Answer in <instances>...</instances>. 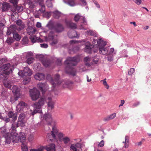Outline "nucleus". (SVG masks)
I'll return each instance as SVG.
<instances>
[{"label":"nucleus","mask_w":151,"mask_h":151,"mask_svg":"<svg viewBox=\"0 0 151 151\" xmlns=\"http://www.w3.org/2000/svg\"><path fill=\"white\" fill-rule=\"evenodd\" d=\"M80 60V57L78 56L68 57L64 63V64L66 65V72L73 76L76 75V71L73 66H75Z\"/></svg>","instance_id":"1"},{"label":"nucleus","mask_w":151,"mask_h":151,"mask_svg":"<svg viewBox=\"0 0 151 151\" xmlns=\"http://www.w3.org/2000/svg\"><path fill=\"white\" fill-rule=\"evenodd\" d=\"M56 135H57L59 141H62V139L64 137L65 134L62 132L59 133L58 129L54 126L52 127L51 133H48L47 135V137L49 138V139L52 141L53 139L57 140Z\"/></svg>","instance_id":"2"},{"label":"nucleus","mask_w":151,"mask_h":151,"mask_svg":"<svg viewBox=\"0 0 151 151\" xmlns=\"http://www.w3.org/2000/svg\"><path fill=\"white\" fill-rule=\"evenodd\" d=\"M6 143L7 144H10L11 142L16 143L19 141L18 134L16 132H12L8 133L5 137Z\"/></svg>","instance_id":"3"},{"label":"nucleus","mask_w":151,"mask_h":151,"mask_svg":"<svg viewBox=\"0 0 151 151\" xmlns=\"http://www.w3.org/2000/svg\"><path fill=\"white\" fill-rule=\"evenodd\" d=\"M97 44L98 45L99 52L102 55L106 54L109 49V47H105L106 43V42L101 39H100L97 41Z\"/></svg>","instance_id":"4"},{"label":"nucleus","mask_w":151,"mask_h":151,"mask_svg":"<svg viewBox=\"0 0 151 151\" xmlns=\"http://www.w3.org/2000/svg\"><path fill=\"white\" fill-rule=\"evenodd\" d=\"M0 69L2 70V74L1 75V77L2 76L4 75L8 76L11 73L13 70V68L11 66V64L9 63L3 64Z\"/></svg>","instance_id":"5"},{"label":"nucleus","mask_w":151,"mask_h":151,"mask_svg":"<svg viewBox=\"0 0 151 151\" xmlns=\"http://www.w3.org/2000/svg\"><path fill=\"white\" fill-rule=\"evenodd\" d=\"M18 74L19 76L24 77L25 76L30 77L32 75V73L31 70L29 68L25 67L24 68L23 71L19 72L18 73Z\"/></svg>","instance_id":"6"},{"label":"nucleus","mask_w":151,"mask_h":151,"mask_svg":"<svg viewBox=\"0 0 151 151\" xmlns=\"http://www.w3.org/2000/svg\"><path fill=\"white\" fill-rule=\"evenodd\" d=\"M30 93V97L32 100H36L39 98L40 92L36 88H34L31 89Z\"/></svg>","instance_id":"7"},{"label":"nucleus","mask_w":151,"mask_h":151,"mask_svg":"<svg viewBox=\"0 0 151 151\" xmlns=\"http://www.w3.org/2000/svg\"><path fill=\"white\" fill-rule=\"evenodd\" d=\"M53 80L52 79L51 82V83L52 84V86L54 88L52 90L55 91V88L56 87H58L59 85L61 84V83H60L59 82H58V80L60 79V76L58 74H56L53 77Z\"/></svg>","instance_id":"8"},{"label":"nucleus","mask_w":151,"mask_h":151,"mask_svg":"<svg viewBox=\"0 0 151 151\" xmlns=\"http://www.w3.org/2000/svg\"><path fill=\"white\" fill-rule=\"evenodd\" d=\"M55 145L54 144H52L47 146L45 148V149L47 151H55ZM43 148V147H40L37 149H32L30 150V151H42Z\"/></svg>","instance_id":"9"},{"label":"nucleus","mask_w":151,"mask_h":151,"mask_svg":"<svg viewBox=\"0 0 151 151\" xmlns=\"http://www.w3.org/2000/svg\"><path fill=\"white\" fill-rule=\"evenodd\" d=\"M27 107V104L26 103L21 101L16 106V110L18 112H24V110H26Z\"/></svg>","instance_id":"10"},{"label":"nucleus","mask_w":151,"mask_h":151,"mask_svg":"<svg viewBox=\"0 0 151 151\" xmlns=\"http://www.w3.org/2000/svg\"><path fill=\"white\" fill-rule=\"evenodd\" d=\"M45 100L44 98H40L37 102H35L33 105L35 109H40L45 104Z\"/></svg>","instance_id":"11"},{"label":"nucleus","mask_w":151,"mask_h":151,"mask_svg":"<svg viewBox=\"0 0 151 151\" xmlns=\"http://www.w3.org/2000/svg\"><path fill=\"white\" fill-rule=\"evenodd\" d=\"M43 119L48 123L49 125H51L52 123H56L55 121L53 120L51 114L49 113H45L44 115Z\"/></svg>","instance_id":"12"},{"label":"nucleus","mask_w":151,"mask_h":151,"mask_svg":"<svg viewBox=\"0 0 151 151\" xmlns=\"http://www.w3.org/2000/svg\"><path fill=\"white\" fill-rule=\"evenodd\" d=\"M39 59L41 60L43 65L46 67H48L50 65L51 61L49 59L44 58L42 55H39Z\"/></svg>","instance_id":"13"},{"label":"nucleus","mask_w":151,"mask_h":151,"mask_svg":"<svg viewBox=\"0 0 151 151\" xmlns=\"http://www.w3.org/2000/svg\"><path fill=\"white\" fill-rule=\"evenodd\" d=\"M52 29L57 33H60L64 30V28L62 24L58 23L52 27Z\"/></svg>","instance_id":"14"},{"label":"nucleus","mask_w":151,"mask_h":151,"mask_svg":"<svg viewBox=\"0 0 151 151\" xmlns=\"http://www.w3.org/2000/svg\"><path fill=\"white\" fill-rule=\"evenodd\" d=\"M21 113L19 116L18 119L26 121L29 118L30 116V114H27V113L24 112H21Z\"/></svg>","instance_id":"15"},{"label":"nucleus","mask_w":151,"mask_h":151,"mask_svg":"<svg viewBox=\"0 0 151 151\" xmlns=\"http://www.w3.org/2000/svg\"><path fill=\"white\" fill-rule=\"evenodd\" d=\"M66 25L68 28L72 29H75L77 28L76 24L72 22L71 21H65Z\"/></svg>","instance_id":"16"},{"label":"nucleus","mask_w":151,"mask_h":151,"mask_svg":"<svg viewBox=\"0 0 151 151\" xmlns=\"http://www.w3.org/2000/svg\"><path fill=\"white\" fill-rule=\"evenodd\" d=\"M81 17H82V19L83 23L84 24V25H87V22L86 20V19L85 17H82V16L80 15L79 14H76L74 18V20L76 22H78L79 20L81 19Z\"/></svg>","instance_id":"17"},{"label":"nucleus","mask_w":151,"mask_h":151,"mask_svg":"<svg viewBox=\"0 0 151 151\" xmlns=\"http://www.w3.org/2000/svg\"><path fill=\"white\" fill-rule=\"evenodd\" d=\"M46 84L45 83H40L37 85V87L42 92V93H44L46 91Z\"/></svg>","instance_id":"18"},{"label":"nucleus","mask_w":151,"mask_h":151,"mask_svg":"<svg viewBox=\"0 0 151 151\" xmlns=\"http://www.w3.org/2000/svg\"><path fill=\"white\" fill-rule=\"evenodd\" d=\"M7 115L9 118H12V121L13 122L16 120L17 119V113L16 112L14 113L10 111L8 112Z\"/></svg>","instance_id":"19"},{"label":"nucleus","mask_w":151,"mask_h":151,"mask_svg":"<svg viewBox=\"0 0 151 151\" xmlns=\"http://www.w3.org/2000/svg\"><path fill=\"white\" fill-rule=\"evenodd\" d=\"M9 7L10 5L8 3L4 2L2 4L1 3H0V9L2 8L3 11L8 10Z\"/></svg>","instance_id":"20"},{"label":"nucleus","mask_w":151,"mask_h":151,"mask_svg":"<svg viewBox=\"0 0 151 151\" xmlns=\"http://www.w3.org/2000/svg\"><path fill=\"white\" fill-rule=\"evenodd\" d=\"M35 78L37 80L42 81L44 80L45 75L43 73H37L34 76Z\"/></svg>","instance_id":"21"},{"label":"nucleus","mask_w":151,"mask_h":151,"mask_svg":"<svg viewBox=\"0 0 151 151\" xmlns=\"http://www.w3.org/2000/svg\"><path fill=\"white\" fill-rule=\"evenodd\" d=\"M46 101L47 102L48 106L49 108L52 109L54 108V102L52 101L51 98L48 97L46 99Z\"/></svg>","instance_id":"22"},{"label":"nucleus","mask_w":151,"mask_h":151,"mask_svg":"<svg viewBox=\"0 0 151 151\" xmlns=\"http://www.w3.org/2000/svg\"><path fill=\"white\" fill-rule=\"evenodd\" d=\"M85 47L84 50L85 52L89 54L91 53V43L89 42H87L85 44Z\"/></svg>","instance_id":"23"},{"label":"nucleus","mask_w":151,"mask_h":151,"mask_svg":"<svg viewBox=\"0 0 151 151\" xmlns=\"http://www.w3.org/2000/svg\"><path fill=\"white\" fill-rule=\"evenodd\" d=\"M51 38L52 39V42H50V44L51 45H55L58 43V38L57 35L51 36Z\"/></svg>","instance_id":"24"},{"label":"nucleus","mask_w":151,"mask_h":151,"mask_svg":"<svg viewBox=\"0 0 151 151\" xmlns=\"http://www.w3.org/2000/svg\"><path fill=\"white\" fill-rule=\"evenodd\" d=\"M19 141L22 143H24L25 141L26 137L25 134L24 133L21 132L19 133Z\"/></svg>","instance_id":"25"},{"label":"nucleus","mask_w":151,"mask_h":151,"mask_svg":"<svg viewBox=\"0 0 151 151\" xmlns=\"http://www.w3.org/2000/svg\"><path fill=\"white\" fill-rule=\"evenodd\" d=\"M17 24L19 27L20 30L23 29L24 27V24L23 23L22 20L20 19H18L16 21Z\"/></svg>","instance_id":"26"},{"label":"nucleus","mask_w":151,"mask_h":151,"mask_svg":"<svg viewBox=\"0 0 151 151\" xmlns=\"http://www.w3.org/2000/svg\"><path fill=\"white\" fill-rule=\"evenodd\" d=\"M15 26L12 25L8 28V31L6 33L7 35H10L11 33L13 34V32H14L15 31Z\"/></svg>","instance_id":"27"},{"label":"nucleus","mask_w":151,"mask_h":151,"mask_svg":"<svg viewBox=\"0 0 151 151\" xmlns=\"http://www.w3.org/2000/svg\"><path fill=\"white\" fill-rule=\"evenodd\" d=\"M70 138L67 136L64 137L62 139V141H63V143L65 145H67L69 144L70 142Z\"/></svg>","instance_id":"28"},{"label":"nucleus","mask_w":151,"mask_h":151,"mask_svg":"<svg viewBox=\"0 0 151 151\" xmlns=\"http://www.w3.org/2000/svg\"><path fill=\"white\" fill-rule=\"evenodd\" d=\"M53 16L56 19H58L62 15L61 12H59L58 11H56L53 12Z\"/></svg>","instance_id":"29"},{"label":"nucleus","mask_w":151,"mask_h":151,"mask_svg":"<svg viewBox=\"0 0 151 151\" xmlns=\"http://www.w3.org/2000/svg\"><path fill=\"white\" fill-rule=\"evenodd\" d=\"M13 38L14 40L17 41H19L20 40L21 37L17 32H16L15 31L13 32Z\"/></svg>","instance_id":"30"},{"label":"nucleus","mask_w":151,"mask_h":151,"mask_svg":"<svg viewBox=\"0 0 151 151\" xmlns=\"http://www.w3.org/2000/svg\"><path fill=\"white\" fill-rule=\"evenodd\" d=\"M24 79L23 81V83L24 85L27 84L30 81V78L29 76H25L22 77Z\"/></svg>","instance_id":"31"},{"label":"nucleus","mask_w":151,"mask_h":151,"mask_svg":"<svg viewBox=\"0 0 151 151\" xmlns=\"http://www.w3.org/2000/svg\"><path fill=\"white\" fill-rule=\"evenodd\" d=\"M26 122V121L18 119L17 122V124L18 126H20L21 127H23L25 126V124Z\"/></svg>","instance_id":"32"},{"label":"nucleus","mask_w":151,"mask_h":151,"mask_svg":"<svg viewBox=\"0 0 151 151\" xmlns=\"http://www.w3.org/2000/svg\"><path fill=\"white\" fill-rule=\"evenodd\" d=\"M12 90L14 93H15L16 94H18L20 91L19 89L18 88L17 86H13L12 88Z\"/></svg>","instance_id":"33"},{"label":"nucleus","mask_w":151,"mask_h":151,"mask_svg":"<svg viewBox=\"0 0 151 151\" xmlns=\"http://www.w3.org/2000/svg\"><path fill=\"white\" fill-rule=\"evenodd\" d=\"M4 85L5 87L10 89L11 88L12 86L11 83L7 81H5L4 82Z\"/></svg>","instance_id":"34"},{"label":"nucleus","mask_w":151,"mask_h":151,"mask_svg":"<svg viewBox=\"0 0 151 151\" xmlns=\"http://www.w3.org/2000/svg\"><path fill=\"white\" fill-rule=\"evenodd\" d=\"M41 7V8L39 10V11H40L42 13L44 12L45 10V5L43 4V3L41 1V2L39 3Z\"/></svg>","instance_id":"35"},{"label":"nucleus","mask_w":151,"mask_h":151,"mask_svg":"<svg viewBox=\"0 0 151 151\" xmlns=\"http://www.w3.org/2000/svg\"><path fill=\"white\" fill-rule=\"evenodd\" d=\"M104 144V141L102 140L99 143V142H96L94 144V146L95 147L96 145H97L98 147H103Z\"/></svg>","instance_id":"36"},{"label":"nucleus","mask_w":151,"mask_h":151,"mask_svg":"<svg viewBox=\"0 0 151 151\" xmlns=\"http://www.w3.org/2000/svg\"><path fill=\"white\" fill-rule=\"evenodd\" d=\"M86 32L88 35L96 37L97 36V34L95 32L91 30H89L87 31Z\"/></svg>","instance_id":"37"},{"label":"nucleus","mask_w":151,"mask_h":151,"mask_svg":"<svg viewBox=\"0 0 151 151\" xmlns=\"http://www.w3.org/2000/svg\"><path fill=\"white\" fill-rule=\"evenodd\" d=\"M19 127L17 123H14L12 125V132H16V128Z\"/></svg>","instance_id":"38"},{"label":"nucleus","mask_w":151,"mask_h":151,"mask_svg":"<svg viewBox=\"0 0 151 151\" xmlns=\"http://www.w3.org/2000/svg\"><path fill=\"white\" fill-rule=\"evenodd\" d=\"M75 144L77 149H78L79 148L81 149V151H82V149L83 146V144L79 143H77Z\"/></svg>","instance_id":"39"},{"label":"nucleus","mask_w":151,"mask_h":151,"mask_svg":"<svg viewBox=\"0 0 151 151\" xmlns=\"http://www.w3.org/2000/svg\"><path fill=\"white\" fill-rule=\"evenodd\" d=\"M34 60V58L32 57H29L27 59V62L28 64H30L32 63Z\"/></svg>","instance_id":"40"},{"label":"nucleus","mask_w":151,"mask_h":151,"mask_svg":"<svg viewBox=\"0 0 151 151\" xmlns=\"http://www.w3.org/2000/svg\"><path fill=\"white\" fill-rule=\"evenodd\" d=\"M70 150L73 151H77L78 149L76 148L75 144H71L70 147Z\"/></svg>","instance_id":"41"},{"label":"nucleus","mask_w":151,"mask_h":151,"mask_svg":"<svg viewBox=\"0 0 151 151\" xmlns=\"http://www.w3.org/2000/svg\"><path fill=\"white\" fill-rule=\"evenodd\" d=\"M22 143V145L21 146L22 150L23 151H27L28 150L27 147L24 143Z\"/></svg>","instance_id":"42"},{"label":"nucleus","mask_w":151,"mask_h":151,"mask_svg":"<svg viewBox=\"0 0 151 151\" xmlns=\"http://www.w3.org/2000/svg\"><path fill=\"white\" fill-rule=\"evenodd\" d=\"M28 38L25 37H24L22 40V43L23 44H27L28 42Z\"/></svg>","instance_id":"43"},{"label":"nucleus","mask_w":151,"mask_h":151,"mask_svg":"<svg viewBox=\"0 0 151 151\" xmlns=\"http://www.w3.org/2000/svg\"><path fill=\"white\" fill-rule=\"evenodd\" d=\"M6 41L8 44L10 45L14 42V40L12 37H9L7 38Z\"/></svg>","instance_id":"44"},{"label":"nucleus","mask_w":151,"mask_h":151,"mask_svg":"<svg viewBox=\"0 0 151 151\" xmlns=\"http://www.w3.org/2000/svg\"><path fill=\"white\" fill-rule=\"evenodd\" d=\"M128 137L127 136H126L125 137V141L124 142H123V143H125L124 145V147L125 148H127L128 147V140L127 139V138Z\"/></svg>","instance_id":"45"},{"label":"nucleus","mask_w":151,"mask_h":151,"mask_svg":"<svg viewBox=\"0 0 151 151\" xmlns=\"http://www.w3.org/2000/svg\"><path fill=\"white\" fill-rule=\"evenodd\" d=\"M10 3L13 4L15 7V8H16V6H17V4L18 2V0H9Z\"/></svg>","instance_id":"46"},{"label":"nucleus","mask_w":151,"mask_h":151,"mask_svg":"<svg viewBox=\"0 0 151 151\" xmlns=\"http://www.w3.org/2000/svg\"><path fill=\"white\" fill-rule=\"evenodd\" d=\"M29 39H30L31 41L33 43L36 42L37 41V37L35 36H30Z\"/></svg>","instance_id":"47"},{"label":"nucleus","mask_w":151,"mask_h":151,"mask_svg":"<svg viewBox=\"0 0 151 151\" xmlns=\"http://www.w3.org/2000/svg\"><path fill=\"white\" fill-rule=\"evenodd\" d=\"M16 8H15V9H14V11H15L17 9V12H21L22 10H23V7L22 6H18L17 5L16 6Z\"/></svg>","instance_id":"48"},{"label":"nucleus","mask_w":151,"mask_h":151,"mask_svg":"<svg viewBox=\"0 0 151 151\" xmlns=\"http://www.w3.org/2000/svg\"><path fill=\"white\" fill-rule=\"evenodd\" d=\"M39 110H37L36 109H35L31 114H30L31 115L34 116L36 114L39 113H40L41 111L40 109H38Z\"/></svg>","instance_id":"49"},{"label":"nucleus","mask_w":151,"mask_h":151,"mask_svg":"<svg viewBox=\"0 0 151 151\" xmlns=\"http://www.w3.org/2000/svg\"><path fill=\"white\" fill-rule=\"evenodd\" d=\"M68 4L71 6H74L76 4L73 0H70L68 1Z\"/></svg>","instance_id":"50"},{"label":"nucleus","mask_w":151,"mask_h":151,"mask_svg":"<svg viewBox=\"0 0 151 151\" xmlns=\"http://www.w3.org/2000/svg\"><path fill=\"white\" fill-rule=\"evenodd\" d=\"M107 58L109 62L113 61V56L111 55H108L107 57Z\"/></svg>","instance_id":"51"},{"label":"nucleus","mask_w":151,"mask_h":151,"mask_svg":"<svg viewBox=\"0 0 151 151\" xmlns=\"http://www.w3.org/2000/svg\"><path fill=\"white\" fill-rule=\"evenodd\" d=\"M0 119H2L6 123L9 122L10 121V119L9 118V117H7V116L3 117L2 116V118H0Z\"/></svg>","instance_id":"52"},{"label":"nucleus","mask_w":151,"mask_h":151,"mask_svg":"<svg viewBox=\"0 0 151 151\" xmlns=\"http://www.w3.org/2000/svg\"><path fill=\"white\" fill-rule=\"evenodd\" d=\"M40 47L43 48H46L48 47L47 44L45 43H43L40 44Z\"/></svg>","instance_id":"53"},{"label":"nucleus","mask_w":151,"mask_h":151,"mask_svg":"<svg viewBox=\"0 0 151 151\" xmlns=\"http://www.w3.org/2000/svg\"><path fill=\"white\" fill-rule=\"evenodd\" d=\"M116 114L115 113H114L110 115L109 116V118L110 119H113L114 117H115L116 116Z\"/></svg>","instance_id":"54"},{"label":"nucleus","mask_w":151,"mask_h":151,"mask_svg":"<svg viewBox=\"0 0 151 151\" xmlns=\"http://www.w3.org/2000/svg\"><path fill=\"white\" fill-rule=\"evenodd\" d=\"M106 80V79H104V80H102V81H103V84H104V85L105 86H107V88L108 89L109 88V86L108 85Z\"/></svg>","instance_id":"55"},{"label":"nucleus","mask_w":151,"mask_h":151,"mask_svg":"<svg viewBox=\"0 0 151 151\" xmlns=\"http://www.w3.org/2000/svg\"><path fill=\"white\" fill-rule=\"evenodd\" d=\"M1 132L3 134V135L5 137L6 136V134L8 133H6V130L5 129H4L1 130Z\"/></svg>","instance_id":"56"},{"label":"nucleus","mask_w":151,"mask_h":151,"mask_svg":"<svg viewBox=\"0 0 151 151\" xmlns=\"http://www.w3.org/2000/svg\"><path fill=\"white\" fill-rule=\"evenodd\" d=\"M112 53H113L114 54H115L116 53V52H114V49L113 48H111L110 50L109 54H111Z\"/></svg>","instance_id":"57"},{"label":"nucleus","mask_w":151,"mask_h":151,"mask_svg":"<svg viewBox=\"0 0 151 151\" xmlns=\"http://www.w3.org/2000/svg\"><path fill=\"white\" fill-rule=\"evenodd\" d=\"M57 63L58 65H62L61 60L60 59H58L57 60Z\"/></svg>","instance_id":"58"},{"label":"nucleus","mask_w":151,"mask_h":151,"mask_svg":"<svg viewBox=\"0 0 151 151\" xmlns=\"http://www.w3.org/2000/svg\"><path fill=\"white\" fill-rule=\"evenodd\" d=\"M125 103V101L124 100H122L121 101L120 104L119 105V107L122 106Z\"/></svg>","instance_id":"59"},{"label":"nucleus","mask_w":151,"mask_h":151,"mask_svg":"<svg viewBox=\"0 0 151 151\" xmlns=\"http://www.w3.org/2000/svg\"><path fill=\"white\" fill-rule=\"evenodd\" d=\"M135 3L138 5H139L141 4L142 2L141 0H135Z\"/></svg>","instance_id":"60"},{"label":"nucleus","mask_w":151,"mask_h":151,"mask_svg":"<svg viewBox=\"0 0 151 151\" xmlns=\"http://www.w3.org/2000/svg\"><path fill=\"white\" fill-rule=\"evenodd\" d=\"M93 2L94 4H95L96 5V7L98 8H100V6L99 5V4L96 1H94Z\"/></svg>","instance_id":"61"},{"label":"nucleus","mask_w":151,"mask_h":151,"mask_svg":"<svg viewBox=\"0 0 151 151\" xmlns=\"http://www.w3.org/2000/svg\"><path fill=\"white\" fill-rule=\"evenodd\" d=\"M1 60V61L2 62H1L3 63H5L6 62L7 60L5 58H2L1 59H0Z\"/></svg>","instance_id":"62"},{"label":"nucleus","mask_w":151,"mask_h":151,"mask_svg":"<svg viewBox=\"0 0 151 151\" xmlns=\"http://www.w3.org/2000/svg\"><path fill=\"white\" fill-rule=\"evenodd\" d=\"M36 26L38 28H40L41 27V24L40 22H37L36 24Z\"/></svg>","instance_id":"63"},{"label":"nucleus","mask_w":151,"mask_h":151,"mask_svg":"<svg viewBox=\"0 0 151 151\" xmlns=\"http://www.w3.org/2000/svg\"><path fill=\"white\" fill-rule=\"evenodd\" d=\"M90 60V58L88 57H86L84 59V62H87L89 61Z\"/></svg>","instance_id":"64"}]
</instances>
